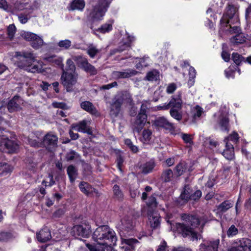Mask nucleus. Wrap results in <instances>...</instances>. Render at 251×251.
Wrapping results in <instances>:
<instances>
[{"mask_svg": "<svg viewBox=\"0 0 251 251\" xmlns=\"http://www.w3.org/2000/svg\"><path fill=\"white\" fill-rule=\"evenodd\" d=\"M100 51V50L98 49L96 47L92 44L89 45L86 49L87 53L92 58H94Z\"/></svg>", "mask_w": 251, "mask_h": 251, "instance_id": "nucleus-35", "label": "nucleus"}, {"mask_svg": "<svg viewBox=\"0 0 251 251\" xmlns=\"http://www.w3.org/2000/svg\"><path fill=\"white\" fill-rule=\"evenodd\" d=\"M225 140H226L228 142L231 141L233 143H236L239 141V135L237 133L233 132L231 134L225 138L224 140V142Z\"/></svg>", "mask_w": 251, "mask_h": 251, "instance_id": "nucleus-50", "label": "nucleus"}, {"mask_svg": "<svg viewBox=\"0 0 251 251\" xmlns=\"http://www.w3.org/2000/svg\"><path fill=\"white\" fill-rule=\"evenodd\" d=\"M67 172L70 181L74 182L77 176V169L74 166L71 165L68 167Z\"/></svg>", "mask_w": 251, "mask_h": 251, "instance_id": "nucleus-28", "label": "nucleus"}, {"mask_svg": "<svg viewBox=\"0 0 251 251\" xmlns=\"http://www.w3.org/2000/svg\"><path fill=\"white\" fill-rule=\"evenodd\" d=\"M121 229L126 232L133 230L134 223L132 219L129 217H125L121 220Z\"/></svg>", "mask_w": 251, "mask_h": 251, "instance_id": "nucleus-18", "label": "nucleus"}, {"mask_svg": "<svg viewBox=\"0 0 251 251\" xmlns=\"http://www.w3.org/2000/svg\"><path fill=\"white\" fill-rule=\"evenodd\" d=\"M238 232V229L234 225H231L227 231V235L228 237L233 236Z\"/></svg>", "mask_w": 251, "mask_h": 251, "instance_id": "nucleus-54", "label": "nucleus"}, {"mask_svg": "<svg viewBox=\"0 0 251 251\" xmlns=\"http://www.w3.org/2000/svg\"><path fill=\"white\" fill-rule=\"evenodd\" d=\"M79 187L81 191L87 195L93 192L96 194L98 193L97 190L92 188L90 185L85 182H81L79 185Z\"/></svg>", "mask_w": 251, "mask_h": 251, "instance_id": "nucleus-23", "label": "nucleus"}, {"mask_svg": "<svg viewBox=\"0 0 251 251\" xmlns=\"http://www.w3.org/2000/svg\"><path fill=\"white\" fill-rule=\"evenodd\" d=\"M87 247L89 249L90 251H105L106 249H108L109 247H105L102 245H92L89 244H86Z\"/></svg>", "mask_w": 251, "mask_h": 251, "instance_id": "nucleus-44", "label": "nucleus"}, {"mask_svg": "<svg viewBox=\"0 0 251 251\" xmlns=\"http://www.w3.org/2000/svg\"><path fill=\"white\" fill-rule=\"evenodd\" d=\"M72 232L75 237L87 238L91 232V226L85 224L75 225L73 227Z\"/></svg>", "mask_w": 251, "mask_h": 251, "instance_id": "nucleus-10", "label": "nucleus"}, {"mask_svg": "<svg viewBox=\"0 0 251 251\" xmlns=\"http://www.w3.org/2000/svg\"><path fill=\"white\" fill-rule=\"evenodd\" d=\"M148 215L151 227L155 229L160 226V216L158 213L148 210Z\"/></svg>", "mask_w": 251, "mask_h": 251, "instance_id": "nucleus-13", "label": "nucleus"}, {"mask_svg": "<svg viewBox=\"0 0 251 251\" xmlns=\"http://www.w3.org/2000/svg\"><path fill=\"white\" fill-rule=\"evenodd\" d=\"M196 74V73L195 69L192 67H190L189 72V78L188 81V84L190 87L192 86L194 84Z\"/></svg>", "mask_w": 251, "mask_h": 251, "instance_id": "nucleus-43", "label": "nucleus"}, {"mask_svg": "<svg viewBox=\"0 0 251 251\" xmlns=\"http://www.w3.org/2000/svg\"><path fill=\"white\" fill-rule=\"evenodd\" d=\"M122 105V103L120 102V100H118L115 96L110 104L109 114L112 118H116L119 115Z\"/></svg>", "mask_w": 251, "mask_h": 251, "instance_id": "nucleus-14", "label": "nucleus"}, {"mask_svg": "<svg viewBox=\"0 0 251 251\" xmlns=\"http://www.w3.org/2000/svg\"><path fill=\"white\" fill-rule=\"evenodd\" d=\"M175 174L173 173V171L171 169H166L163 171L161 175V179L164 182H170Z\"/></svg>", "mask_w": 251, "mask_h": 251, "instance_id": "nucleus-26", "label": "nucleus"}, {"mask_svg": "<svg viewBox=\"0 0 251 251\" xmlns=\"http://www.w3.org/2000/svg\"><path fill=\"white\" fill-rule=\"evenodd\" d=\"M226 148L222 152V155L227 160H232L235 157L233 145L226 140L225 141Z\"/></svg>", "mask_w": 251, "mask_h": 251, "instance_id": "nucleus-17", "label": "nucleus"}, {"mask_svg": "<svg viewBox=\"0 0 251 251\" xmlns=\"http://www.w3.org/2000/svg\"><path fill=\"white\" fill-rule=\"evenodd\" d=\"M236 12V9L233 5H229L226 11V15L229 18L231 19Z\"/></svg>", "mask_w": 251, "mask_h": 251, "instance_id": "nucleus-52", "label": "nucleus"}, {"mask_svg": "<svg viewBox=\"0 0 251 251\" xmlns=\"http://www.w3.org/2000/svg\"><path fill=\"white\" fill-rule=\"evenodd\" d=\"M113 192L115 199L121 200L123 198L124 194L118 185L115 184L113 186Z\"/></svg>", "mask_w": 251, "mask_h": 251, "instance_id": "nucleus-39", "label": "nucleus"}, {"mask_svg": "<svg viewBox=\"0 0 251 251\" xmlns=\"http://www.w3.org/2000/svg\"><path fill=\"white\" fill-rule=\"evenodd\" d=\"M156 165L155 162L153 159H151L146 162L141 167L142 172L143 174H147L151 172Z\"/></svg>", "mask_w": 251, "mask_h": 251, "instance_id": "nucleus-25", "label": "nucleus"}, {"mask_svg": "<svg viewBox=\"0 0 251 251\" xmlns=\"http://www.w3.org/2000/svg\"><path fill=\"white\" fill-rule=\"evenodd\" d=\"M232 60L237 65H239L244 58L239 54L236 52H233L232 54Z\"/></svg>", "mask_w": 251, "mask_h": 251, "instance_id": "nucleus-51", "label": "nucleus"}, {"mask_svg": "<svg viewBox=\"0 0 251 251\" xmlns=\"http://www.w3.org/2000/svg\"><path fill=\"white\" fill-rule=\"evenodd\" d=\"M188 186H185L184 191L180 195V198L185 201H188L190 199L191 194L189 191Z\"/></svg>", "mask_w": 251, "mask_h": 251, "instance_id": "nucleus-48", "label": "nucleus"}, {"mask_svg": "<svg viewBox=\"0 0 251 251\" xmlns=\"http://www.w3.org/2000/svg\"><path fill=\"white\" fill-rule=\"evenodd\" d=\"M219 125L222 130L229 131V120L226 117L223 116L220 118Z\"/></svg>", "mask_w": 251, "mask_h": 251, "instance_id": "nucleus-32", "label": "nucleus"}, {"mask_svg": "<svg viewBox=\"0 0 251 251\" xmlns=\"http://www.w3.org/2000/svg\"><path fill=\"white\" fill-rule=\"evenodd\" d=\"M24 103L22 98L18 95H15L11 99L7 104V108L10 113L20 111L22 110V105Z\"/></svg>", "mask_w": 251, "mask_h": 251, "instance_id": "nucleus-9", "label": "nucleus"}, {"mask_svg": "<svg viewBox=\"0 0 251 251\" xmlns=\"http://www.w3.org/2000/svg\"><path fill=\"white\" fill-rule=\"evenodd\" d=\"M237 247H241L245 251H251V240L243 238L240 241V245Z\"/></svg>", "mask_w": 251, "mask_h": 251, "instance_id": "nucleus-31", "label": "nucleus"}, {"mask_svg": "<svg viewBox=\"0 0 251 251\" xmlns=\"http://www.w3.org/2000/svg\"><path fill=\"white\" fill-rule=\"evenodd\" d=\"M85 6V2L82 0H74L71 4L70 9L75 10H82Z\"/></svg>", "mask_w": 251, "mask_h": 251, "instance_id": "nucleus-30", "label": "nucleus"}, {"mask_svg": "<svg viewBox=\"0 0 251 251\" xmlns=\"http://www.w3.org/2000/svg\"><path fill=\"white\" fill-rule=\"evenodd\" d=\"M165 219L167 222L170 225L171 229L174 231H177V230L176 229V223H175V225H174V220L173 214L172 213H167Z\"/></svg>", "mask_w": 251, "mask_h": 251, "instance_id": "nucleus-42", "label": "nucleus"}, {"mask_svg": "<svg viewBox=\"0 0 251 251\" xmlns=\"http://www.w3.org/2000/svg\"><path fill=\"white\" fill-rule=\"evenodd\" d=\"M41 67H39L38 65H35L32 67H30V66L29 67V68H28V70H26L33 73H36L41 72Z\"/></svg>", "mask_w": 251, "mask_h": 251, "instance_id": "nucleus-61", "label": "nucleus"}, {"mask_svg": "<svg viewBox=\"0 0 251 251\" xmlns=\"http://www.w3.org/2000/svg\"><path fill=\"white\" fill-rule=\"evenodd\" d=\"M77 155L76 152L75 151H72L70 152L67 153L66 155V159L67 161H71L73 160L75 156Z\"/></svg>", "mask_w": 251, "mask_h": 251, "instance_id": "nucleus-63", "label": "nucleus"}, {"mask_svg": "<svg viewBox=\"0 0 251 251\" xmlns=\"http://www.w3.org/2000/svg\"><path fill=\"white\" fill-rule=\"evenodd\" d=\"M16 31V26L14 24L10 25L7 28V34L10 41H12L14 37Z\"/></svg>", "mask_w": 251, "mask_h": 251, "instance_id": "nucleus-41", "label": "nucleus"}, {"mask_svg": "<svg viewBox=\"0 0 251 251\" xmlns=\"http://www.w3.org/2000/svg\"><path fill=\"white\" fill-rule=\"evenodd\" d=\"M112 25L111 24H105L101 26L99 28L98 31L101 33H104L106 32H108L112 29Z\"/></svg>", "mask_w": 251, "mask_h": 251, "instance_id": "nucleus-53", "label": "nucleus"}, {"mask_svg": "<svg viewBox=\"0 0 251 251\" xmlns=\"http://www.w3.org/2000/svg\"><path fill=\"white\" fill-rule=\"evenodd\" d=\"M171 116L177 121H180L182 119V115L181 109L171 108L170 111Z\"/></svg>", "mask_w": 251, "mask_h": 251, "instance_id": "nucleus-40", "label": "nucleus"}, {"mask_svg": "<svg viewBox=\"0 0 251 251\" xmlns=\"http://www.w3.org/2000/svg\"><path fill=\"white\" fill-rule=\"evenodd\" d=\"M37 34L28 31H24L21 34V36L25 40L29 42H31L32 40L34 39L35 37H36Z\"/></svg>", "mask_w": 251, "mask_h": 251, "instance_id": "nucleus-47", "label": "nucleus"}, {"mask_svg": "<svg viewBox=\"0 0 251 251\" xmlns=\"http://www.w3.org/2000/svg\"><path fill=\"white\" fill-rule=\"evenodd\" d=\"M61 84L65 88L67 92L73 91V86L77 81V75L67 72L62 69V74L61 76Z\"/></svg>", "mask_w": 251, "mask_h": 251, "instance_id": "nucleus-7", "label": "nucleus"}, {"mask_svg": "<svg viewBox=\"0 0 251 251\" xmlns=\"http://www.w3.org/2000/svg\"><path fill=\"white\" fill-rule=\"evenodd\" d=\"M58 137L51 133H47L44 137L43 145L50 151H53L57 147Z\"/></svg>", "mask_w": 251, "mask_h": 251, "instance_id": "nucleus-8", "label": "nucleus"}, {"mask_svg": "<svg viewBox=\"0 0 251 251\" xmlns=\"http://www.w3.org/2000/svg\"><path fill=\"white\" fill-rule=\"evenodd\" d=\"M71 44V41L68 39L60 41L57 44L59 47L65 50L69 49Z\"/></svg>", "mask_w": 251, "mask_h": 251, "instance_id": "nucleus-49", "label": "nucleus"}, {"mask_svg": "<svg viewBox=\"0 0 251 251\" xmlns=\"http://www.w3.org/2000/svg\"><path fill=\"white\" fill-rule=\"evenodd\" d=\"M118 100H120V102L123 104L124 102L128 103L132 105L133 101L131 97V95L127 91L123 92L116 96Z\"/></svg>", "mask_w": 251, "mask_h": 251, "instance_id": "nucleus-22", "label": "nucleus"}, {"mask_svg": "<svg viewBox=\"0 0 251 251\" xmlns=\"http://www.w3.org/2000/svg\"><path fill=\"white\" fill-rule=\"evenodd\" d=\"M4 149L2 151L7 152L8 153H12L16 151L18 149V145L15 142L6 140L4 143Z\"/></svg>", "mask_w": 251, "mask_h": 251, "instance_id": "nucleus-21", "label": "nucleus"}, {"mask_svg": "<svg viewBox=\"0 0 251 251\" xmlns=\"http://www.w3.org/2000/svg\"><path fill=\"white\" fill-rule=\"evenodd\" d=\"M89 122L85 120H83L80 122L77 125L74 126L73 128L75 129L79 132H82L83 133H87L89 135L92 134V131L90 127L88 126Z\"/></svg>", "mask_w": 251, "mask_h": 251, "instance_id": "nucleus-20", "label": "nucleus"}, {"mask_svg": "<svg viewBox=\"0 0 251 251\" xmlns=\"http://www.w3.org/2000/svg\"><path fill=\"white\" fill-rule=\"evenodd\" d=\"M30 43L32 47L35 49H38L44 45L43 39L37 35Z\"/></svg>", "mask_w": 251, "mask_h": 251, "instance_id": "nucleus-34", "label": "nucleus"}, {"mask_svg": "<svg viewBox=\"0 0 251 251\" xmlns=\"http://www.w3.org/2000/svg\"><path fill=\"white\" fill-rule=\"evenodd\" d=\"M146 78L149 81H156L159 78V73L157 71L153 70L147 73Z\"/></svg>", "mask_w": 251, "mask_h": 251, "instance_id": "nucleus-37", "label": "nucleus"}, {"mask_svg": "<svg viewBox=\"0 0 251 251\" xmlns=\"http://www.w3.org/2000/svg\"><path fill=\"white\" fill-rule=\"evenodd\" d=\"M152 137V131L149 129H145L142 133L141 141L143 143L149 142Z\"/></svg>", "mask_w": 251, "mask_h": 251, "instance_id": "nucleus-33", "label": "nucleus"}, {"mask_svg": "<svg viewBox=\"0 0 251 251\" xmlns=\"http://www.w3.org/2000/svg\"><path fill=\"white\" fill-rule=\"evenodd\" d=\"M16 60L15 64L21 69L28 70L34 61L35 56L31 52H16L15 56Z\"/></svg>", "mask_w": 251, "mask_h": 251, "instance_id": "nucleus-4", "label": "nucleus"}, {"mask_svg": "<svg viewBox=\"0 0 251 251\" xmlns=\"http://www.w3.org/2000/svg\"><path fill=\"white\" fill-rule=\"evenodd\" d=\"M148 108L147 104L143 103L141 105L139 113L135 121L132 123V128L134 130L139 132L145 126L147 119L146 112Z\"/></svg>", "mask_w": 251, "mask_h": 251, "instance_id": "nucleus-5", "label": "nucleus"}, {"mask_svg": "<svg viewBox=\"0 0 251 251\" xmlns=\"http://www.w3.org/2000/svg\"><path fill=\"white\" fill-rule=\"evenodd\" d=\"M122 242L123 243H125L132 247L134 244L138 242V240L133 238L122 239Z\"/></svg>", "mask_w": 251, "mask_h": 251, "instance_id": "nucleus-57", "label": "nucleus"}, {"mask_svg": "<svg viewBox=\"0 0 251 251\" xmlns=\"http://www.w3.org/2000/svg\"><path fill=\"white\" fill-rule=\"evenodd\" d=\"M220 241L219 239L202 243L200 246L199 251H218Z\"/></svg>", "mask_w": 251, "mask_h": 251, "instance_id": "nucleus-15", "label": "nucleus"}, {"mask_svg": "<svg viewBox=\"0 0 251 251\" xmlns=\"http://www.w3.org/2000/svg\"><path fill=\"white\" fill-rule=\"evenodd\" d=\"M181 218L185 224H176L177 231L183 237L191 235L193 239L198 240L197 233L194 231L193 228L200 225L199 217L190 214H182Z\"/></svg>", "mask_w": 251, "mask_h": 251, "instance_id": "nucleus-1", "label": "nucleus"}, {"mask_svg": "<svg viewBox=\"0 0 251 251\" xmlns=\"http://www.w3.org/2000/svg\"><path fill=\"white\" fill-rule=\"evenodd\" d=\"M154 125L156 126L163 127L166 129H174V124L170 122L164 117H159L154 121Z\"/></svg>", "mask_w": 251, "mask_h": 251, "instance_id": "nucleus-16", "label": "nucleus"}, {"mask_svg": "<svg viewBox=\"0 0 251 251\" xmlns=\"http://www.w3.org/2000/svg\"><path fill=\"white\" fill-rule=\"evenodd\" d=\"M125 143L133 152H137L138 151V148L136 146L133 145L130 139H126L125 140Z\"/></svg>", "mask_w": 251, "mask_h": 251, "instance_id": "nucleus-56", "label": "nucleus"}, {"mask_svg": "<svg viewBox=\"0 0 251 251\" xmlns=\"http://www.w3.org/2000/svg\"><path fill=\"white\" fill-rule=\"evenodd\" d=\"M93 1V8L90 10L88 14L89 18L93 21L101 20L107 11L110 1L107 0H97L96 3Z\"/></svg>", "mask_w": 251, "mask_h": 251, "instance_id": "nucleus-3", "label": "nucleus"}, {"mask_svg": "<svg viewBox=\"0 0 251 251\" xmlns=\"http://www.w3.org/2000/svg\"><path fill=\"white\" fill-rule=\"evenodd\" d=\"M233 206V204L229 201H225L221 203L218 207V210L221 212H225Z\"/></svg>", "mask_w": 251, "mask_h": 251, "instance_id": "nucleus-38", "label": "nucleus"}, {"mask_svg": "<svg viewBox=\"0 0 251 251\" xmlns=\"http://www.w3.org/2000/svg\"><path fill=\"white\" fill-rule=\"evenodd\" d=\"M11 234L8 232L0 233V241H6L11 238Z\"/></svg>", "mask_w": 251, "mask_h": 251, "instance_id": "nucleus-59", "label": "nucleus"}, {"mask_svg": "<svg viewBox=\"0 0 251 251\" xmlns=\"http://www.w3.org/2000/svg\"><path fill=\"white\" fill-rule=\"evenodd\" d=\"M147 204L149 207L148 210L150 211H154L153 209L155 208L157 206V202L155 198L153 196H151L149 198Z\"/></svg>", "mask_w": 251, "mask_h": 251, "instance_id": "nucleus-45", "label": "nucleus"}, {"mask_svg": "<svg viewBox=\"0 0 251 251\" xmlns=\"http://www.w3.org/2000/svg\"><path fill=\"white\" fill-rule=\"evenodd\" d=\"M176 89V85L175 83H172L169 84L166 89V92L168 94L173 93Z\"/></svg>", "mask_w": 251, "mask_h": 251, "instance_id": "nucleus-62", "label": "nucleus"}, {"mask_svg": "<svg viewBox=\"0 0 251 251\" xmlns=\"http://www.w3.org/2000/svg\"><path fill=\"white\" fill-rule=\"evenodd\" d=\"M116 162L119 170L122 171V166L124 162V159L120 153H118L117 155Z\"/></svg>", "mask_w": 251, "mask_h": 251, "instance_id": "nucleus-60", "label": "nucleus"}, {"mask_svg": "<svg viewBox=\"0 0 251 251\" xmlns=\"http://www.w3.org/2000/svg\"><path fill=\"white\" fill-rule=\"evenodd\" d=\"M42 4V0H34L32 4V5L30 6V9L32 10H36L40 7V6Z\"/></svg>", "mask_w": 251, "mask_h": 251, "instance_id": "nucleus-64", "label": "nucleus"}, {"mask_svg": "<svg viewBox=\"0 0 251 251\" xmlns=\"http://www.w3.org/2000/svg\"><path fill=\"white\" fill-rule=\"evenodd\" d=\"M93 239L98 244L105 247L115 245L117 240L115 231L107 225L97 227L93 232Z\"/></svg>", "mask_w": 251, "mask_h": 251, "instance_id": "nucleus-2", "label": "nucleus"}, {"mask_svg": "<svg viewBox=\"0 0 251 251\" xmlns=\"http://www.w3.org/2000/svg\"><path fill=\"white\" fill-rule=\"evenodd\" d=\"M72 59L79 67L87 73L90 75H96L97 74V70L88 62V59L85 57L81 55L74 56L72 57Z\"/></svg>", "mask_w": 251, "mask_h": 251, "instance_id": "nucleus-6", "label": "nucleus"}, {"mask_svg": "<svg viewBox=\"0 0 251 251\" xmlns=\"http://www.w3.org/2000/svg\"><path fill=\"white\" fill-rule=\"evenodd\" d=\"M201 192L200 190H197L194 193L191 194L190 200L197 201L201 197Z\"/></svg>", "mask_w": 251, "mask_h": 251, "instance_id": "nucleus-58", "label": "nucleus"}, {"mask_svg": "<svg viewBox=\"0 0 251 251\" xmlns=\"http://www.w3.org/2000/svg\"><path fill=\"white\" fill-rule=\"evenodd\" d=\"M181 137L186 143L193 144L192 137L191 134L181 133Z\"/></svg>", "mask_w": 251, "mask_h": 251, "instance_id": "nucleus-55", "label": "nucleus"}, {"mask_svg": "<svg viewBox=\"0 0 251 251\" xmlns=\"http://www.w3.org/2000/svg\"><path fill=\"white\" fill-rule=\"evenodd\" d=\"M36 235L38 240L41 242H46L51 238L50 232L47 227L43 228Z\"/></svg>", "mask_w": 251, "mask_h": 251, "instance_id": "nucleus-19", "label": "nucleus"}, {"mask_svg": "<svg viewBox=\"0 0 251 251\" xmlns=\"http://www.w3.org/2000/svg\"><path fill=\"white\" fill-rule=\"evenodd\" d=\"M182 100L181 99L180 94L174 96L168 104H164L162 106H157L158 110H167L170 108L177 109H181Z\"/></svg>", "mask_w": 251, "mask_h": 251, "instance_id": "nucleus-11", "label": "nucleus"}, {"mask_svg": "<svg viewBox=\"0 0 251 251\" xmlns=\"http://www.w3.org/2000/svg\"><path fill=\"white\" fill-rule=\"evenodd\" d=\"M75 70V66L72 59H68L66 62V72L74 73Z\"/></svg>", "mask_w": 251, "mask_h": 251, "instance_id": "nucleus-46", "label": "nucleus"}, {"mask_svg": "<svg viewBox=\"0 0 251 251\" xmlns=\"http://www.w3.org/2000/svg\"><path fill=\"white\" fill-rule=\"evenodd\" d=\"M13 168L6 163H0V176L6 175L12 171Z\"/></svg>", "mask_w": 251, "mask_h": 251, "instance_id": "nucleus-36", "label": "nucleus"}, {"mask_svg": "<svg viewBox=\"0 0 251 251\" xmlns=\"http://www.w3.org/2000/svg\"><path fill=\"white\" fill-rule=\"evenodd\" d=\"M246 37L244 34L242 33H238L235 36L230 38V42L233 45H238L239 44H243L246 41Z\"/></svg>", "mask_w": 251, "mask_h": 251, "instance_id": "nucleus-29", "label": "nucleus"}, {"mask_svg": "<svg viewBox=\"0 0 251 251\" xmlns=\"http://www.w3.org/2000/svg\"><path fill=\"white\" fill-rule=\"evenodd\" d=\"M80 106L83 109L92 114H96L98 112L96 108L93 104L89 101L82 102L80 104Z\"/></svg>", "mask_w": 251, "mask_h": 251, "instance_id": "nucleus-24", "label": "nucleus"}, {"mask_svg": "<svg viewBox=\"0 0 251 251\" xmlns=\"http://www.w3.org/2000/svg\"><path fill=\"white\" fill-rule=\"evenodd\" d=\"M187 170V166L185 162H180L175 167V176L179 177L182 175Z\"/></svg>", "mask_w": 251, "mask_h": 251, "instance_id": "nucleus-27", "label": "nucleus"}, {"mask_svg": "<svg viewBox=\"0 0 251 251\" xmlns=\"http://www.w3.org/2000/svg\"><path fill=\"white\" fill-rule=\"evenodd\" d=\"M138 72L133 69H126L123 71H114L112 73V76L115 79L126 78L135 75Z\"/></svg>", "mask_w": 251, "mask_h": 251, "instance_id": "nucleus-12", "label": "nucleus"}]
</instances>
